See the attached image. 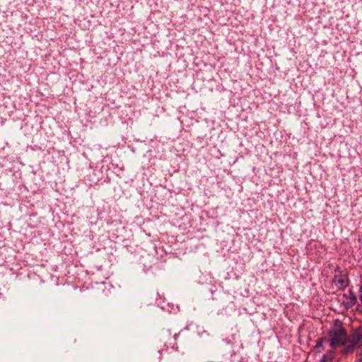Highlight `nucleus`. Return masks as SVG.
Wrapping results in <instances>:
<instances>
[{
  "label": "nucleus",
  "mask_w": 362,
  "mask_h": 362,
  "mask_svg": "<svg viewBox=\"0 0 362 362\" xmlns=\"http://www.w3.org/2000/svg\"><path fill=\"white\" fill-rule=\"evenodd\" d=\"M362 346V332L355 331L351 336H348L346 354L354 351V350Z\"/></svg>",
  "instance_id": "obj_2"
},
{
  "label": "nucleus",
  "mask_w": 362,
  "mask_h": 362,
  "mask_svg": "<svg viewBox=\"0 0 362 362\" xmlns=\"http://www.w3.org/2000/svg\"><path fill=\"white\" fill-rule=\"evenodd\" d=\"M360 299H361V300L362 302V286L360 288Z\"/></svg>",
  "instance_id": "obj_5"
},
{
  "label": "nucleus",
  "mask_w": 362,
  "mask_h": 362,
  "mask_svg": "<svg viewBox=\"0 0 362 362\" xmlns=\"http://www.w3.org/2000/svg\"><path fill=\"white\" fill-rule=\"evenodd\" d=\"M329 346L333 348L343 346V354H346L348 334L341 325L332 327L327 333Z\"/></svg>",
  "instance_id": "obj_1"
},
{
  "label": "nucleus",
  "mask_w": 362,
  "mask_h": 362,
  "mask_svg": "<svg viewBox=\"0 0 362 362\" xmlns=\"http://www.w3.org/2000/svg\"><path fill=\"white\" fill-rule=\"evenodd\" d=\"M326 339L324 338H319L317 341L315 348L317 349V351H320L324 349L323 343Z\"/></svg>",
  "instance_id": "obj_4"
},
{
  "label": "nucleus",
  "mask_w": 362,
  "mask_h": 362,
  "mask_svg": "<svg viewBox=\"0 0 362 362\" xmlns=\"http://www.w3.org/2000/svg\"><path fill=\"white\" fill-rule=\"evenodd\" d=\"M360 361L362 362V358L360 359Z\"/></svg>",
  "instance_id": "obj_6"
},
{
  "label": "nucleus",
  "mask_w": 362,
  "mask_h": 362,
  "mask_svg": "<svg viewBox=\"0 0 362 362\" xmlns=\"http://www.w3.org/2000/svg\"><path fill=\"white\" fill-rule=\"evenodd\" d=\"M334 356V351L332 350L328 351L322 356L320 362H332Z\"/></svg>",
  "instance_id": "obj_3"
}]
</instances>
